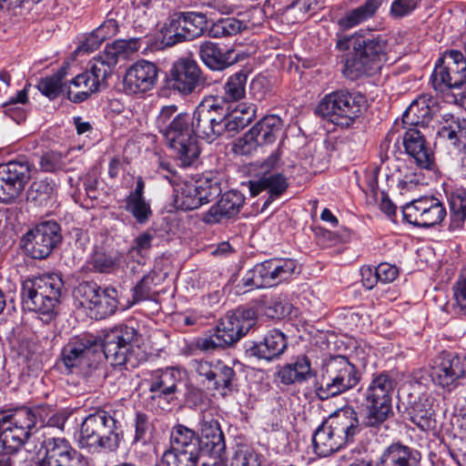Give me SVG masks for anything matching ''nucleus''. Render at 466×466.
Masks as SVG:
<instances>
[{"instance_id": "obj_42", "label": "nucleus", "mask_w": 466, "mask_h": 466, "mask_svg": "<svg viewBox=\"0 0 466 466\" xmlns=\"http://www.w3.org/2000/svg\"><path fill=\"white\" fill-rule=\"evenodd\" d=\"M410 420L422 431L434 427V410L428 399L420 398L409 411Z\"/></svg>"}, {"instance_id": "obj_24", "label": "nucleus", "mask_w": 466, "mask_h": 466, "mask_svg": "<svg viewBox=\"0 0 466 466\" xmlns=\"http://www.w3.org/2000/svg\"><path fill=\"white\" fill-rule=\"evenodd\" d=\"M136 334L134 328L125 325L116 326L106 330L100 344L106 359L115 366L129 362Z\"/></svg>"}, {"instance_id": "obj_8", "label": "nucleus", "mask_w": 466, "mask_h": 466, "mask_svg": "<svg viewBox=\"0 0 466 466\" xmlns=\"http://www.w3.org/2000/svg\"><path fill=\"white\" fill-rule=\"evenodd\" d=\"M191 123L189 114L179 113L161 133L177 165L182 167L195 166L200 155L199 144Z\"/></svg>"}, {"instance_id": "obj_23", "label": "nucleus", "mask_w": 466, "mask_h": 466, "mask_svg": "<svg viewBox=\"0 0 466 466\" xmlns=\"http://www.w3.org/2000/svg\"><path fill=\"white\" fill-rule=\"evenodd\" d=\"M431 377L434 384L451 391L466 377V356L443 351L433 360Z\"/></svg>"}, {"instance_id": "obj_21", "label": "nucleus", "mask_w": 466, "mask_h": 466, "mask_svg": "<svg viewBox=\"0 0 466 466\" xmlns=\"http://www.w3.org/2000/svg\"><path fill=\"white\" fill-rule=\"evenodd\" d=\"M207 25V16L202 13L183 12L171 16L164 29L167 46H174L200 36Z\"/></svg>"}, {"instance_id": "obj_41", "label": "nucleus", "mask_w": 466, "mask_h": 466, "mask_svg": "<svg viewBox=\"0 0 466 466\" xmlns=\"http://www.w3.org/2000/svg\"><path fill=\"white\" fill-rule=\"evenodd\" d=\"M450 227L451 230L460 229L466 221V187L461 186L452 190L449 196Z\"/></svg>"}, {"instance_id": "obj_22", "label": "nucleus", "mask_w": 466, "mask_h": 466, "mask_svg": "<svg viewBox=\"0 0 466 466\" xmlns=\"http://www.w3.org/2000/svg\"><path fill=\"white\" fill-rule=\"evenodd\" d=\"M404 219L418 228H431L441 224L447 212L443 203L434 196H424L405 204Z\"/></svg>"}, {"instance_id": "obj_28", "label": "nucleus", "mask_w": 466, "mask_h": 466, "mask_svg": "<svg viewBox=\"0 0 466 466\" xmlns=\"http://www.w3.org/2000/svg\"><path fill=\"white\" fill-rule=\"evenodd\" d=\"M181 372L177 369L167 368L157 370L152 374L149 381L151 399L163 400L169 403L175 397L177 386L181 383Z\"/></svg>"}, {"instance_id": "obj_54", "label": "nucleus", "mask_w": 466, "mask_h": 466, "mask_svg": "<svg viewBox=\"0 0 466 466\" xmlns=\"http://www.w3.org/2000/svg\"><path fill=\"white\" fill-rule=\"evenodd\" d=\"M427 184L426 177L421 171L410 172L403 176L398 182L400 194L404 195L415 191L420 187Z\"/></svg>"}, {"instance_id": "obj_38", "label": "nucleus", "mask_w": 466, "mask_h": 466, "mask_svg": "<svg viewBox=\"0 0 466 466\" xmlns=\"http://www.w3.org/2000/svg\"><path fill=\"white\" fill-rule=\"evenodd\" d=\"M232 54V50L222 52L215 43L209 41L199 46L200 59L212 70H223L232 65L236 61Z\"/></svg>"}, {"instance_id": "obj_10", "label": "nucleus", "mask_w": 466, "mask_h": 466, "mask_svg": "<svg viewBox=\"0 0 466 466\" xmlns=\"http://www.w3.org/2000/svg\"><path fill=\"white\" fill-rule=\"evenodd\" d=\"M360 381L359 370L346 357H331L322 364L317 394L326 400L355 388Z\"/></svg>"}, {"instance_id": "obj_29", "label": "nucleus", "mask_w": 466, "mask_h": 466, "mask_svg": "<svg viewBox=\"0 0 466 466\" xmlns=\"http://www.w3.org/2000/svg\"><path fill=\"white\" fill-rule=\"evenodd\" d=\"M405 151L414 158L420 168H434V157L431 149L426 145L424 135L418 128L410 127L403 137Z\"/></svg>"}, {"instance_id": "obj_16", "label": "nucleus", "mask_w": 466, "mask_h": 466, "mask_svg": "<svg viewBox=\"0 0 466 466\" xmlns=\"http://www.w3.org/2000/svg\"><path fill=\"white\" fill-rule=\"evenodd\" d=\"M33 466H87V460L64 437L46 438L35 452Z\"/></svg>"}, {"instance_id": "obj_7", "label": "nucleus", "mask_w": 466, "mask_h": 466, "mask_svg": "<svg viewBox=\"0 0 466 466\" xmlns=\"http://www.w3.org/2000/svg\"><path fill=\"white\" fill-rule=\"evenodd\" d=\"M367 99L360 92L339 89L325 95L316 114L340 127H349L362 115Z\"/></svg>"}, {"instance_id": "obj_39", "label": "nucleus", "mask_w": 466, "mask_h": 466, "mask_svg": "<svg viewBox=\"0 0 466 466\" xmlns=\"http://www.w3.org/2000/svg\"><path fill=\"white\" fill-rule=\"evenodd\" d=\"M169 449L204 455L198 436L193 430L181 424L172 428Z\"/></svg>"}, {"instance_id": "obj_18", "label": "nucleus", "mask_w": 466, "mask_h": 466, "mask_svg": "<svg viewBox=\"0 0 466 466\" xmlns=\"http://www.w3.org/2000/svg\"><path fill=\"white\" fill-rule=\"evenodd\" d=\"M99 349L100 343L94 335L76 336L63 347L61 361L68 373H78L91 366L92 359Z\"/></svg>"}, {"instance_id": "obj_51", "label": "nucleus", "mask_w": 466, "mask_h": 466, "mask_svg": "<svg viewBox=\"0 0 466 466\" xmlns=\"http://www.w3.org/2000/svg\"><path fill=\"white\" fill-rule=\"evenodd\" d=\"M63 74L57 73L39 81L38 90L50 99L56 98L62 92L66 93V86L62 84Z\"/></svg>"}, {"instance_id": "obj_32", "label": "nucleus", "mask_w": 466, "mask_h": 466, "mask_svg": "<svg viewBox=\"0 0 466 466\" xmlns=\"http://www.w3.org/2000/svg\"><path fill=\"white\" fill-rule=\"evenodd\" d=\"M289 183L284 175L280 173L265 174L257 180L249 181V191L255 197L262 191L268 193L263 208L268 206L273 199L281 196L288 188Z\"/></svg>"}, {"instance_id": "obj_15", "label": "nucleus", "mask_w": 466, "mask_h": 466, "mask_svg": "<svg viewBox=\"0 0 466 466\" xmlns=\"http://www.w3.org/2000/svg\"><path fill=\"white\" fill-rule=\"evenodd\" d=\"M433 88L439 92L461 89L466 84V59L461 52H445L435 64L431 76Z\"/></svg>"}, {"instance_id": "obj_61", "label": "nucleus", "mask_w": 466, "mask_h": 466, "mask_svg": "<svg viewBox=\"0 0 466 466\" xmlns=\"http://www.w3.org/2000/svg\"><path fill=\"white\" fill-rule=\"evenodd\" d=\"M379 282L383 284L393 282L399 276V269L390 263H380L375 268Z\"/></svg>"}, {"instance_id": "obj_46", "label": "nucleus", "mask_w": 466, "mask_h": 466, "mask_svg": "<svg viewBox=\"0 0 466 466\" xmlns=\"http://www.w3.org/2000/svg\"><path fill=\"white\" fill-rule=\"evenodd\" d=\"M116 290L114 288L101 289L91 310H95V317L103 319L112 315L117 308Z\"/></svg>"}, {"instance_id": "obj_27", "label": "nucleus", "mask_w": 466, "mask_h": 466, "mask_svg": "<svg viewBox=\"0 0 466 466\" xmlns=\"http://www.w3.org/2000/svg\"><path fill=\"white\" fill-rule=\"evenodd\" d=\"M159 69L156 64L147 60H138L130 66L125 73L123 90L128 95L144 94L157 85Z\"/></svg>"}, {"instance_id": "obj_64", "label": "nucleus", "mask_w": 466, "mask_h": 466, "mask_svg": "<svg viewBox=\"0 0 466 466\" xmlns=\"http://www.w3.org/2000/svg\"><path fill=\"white\" fill-rule=\"evenodd\" d=\"M361 283L367 289H372L379 282L375 268L370 266H363L360 268Z\"/></svg>"}, {"instance_id": "obj_5", "label": "nucleus", "mask_w": 466, "mask_h": 466, "mask_svg": "<svg viewBox=\"0 0 466 466\" xmlns=\"http://www.w3.org/2000/svg\"><path fill=\"white\" fill-rule=\"evenodd\" d=\"M397 380L391 371L376 372L367 384L361 388L362 405L366 409L363 424L377 427L382 424L392 410V392Z\"/></svg>"}, {"instance_id": "obj_45", "label": "nucleus", "mask_w": 466, "mask_h": 466, "mask_svg": "<svg viewBox=\"0 0 466 466\" xmlns=\"http://www.w3.org/2000/svg\"><path fill=\"white\" fill-rule=\"evenodd\" d=\"M238 112H233L226 114L224 108L221 110V119L219 121V137H232L238 134L240 130L245 128L250 123V111L248 113V116H239Z\"/></svg>"}, {"instance_id": "obj_63", "label": "nucleus", "mask_w": 466, "mask_h": 466, "mask_svg": "<svg viewBox=\"0 0 466 466\" xmlns=\"http://www.w3.org/2000/svg\"><path fill=\"white\" fill-rule=\"evenodd\" d=\"M152 239L153 235L148 232L140 234L135 238L131 251H136L138 254H143L148 251L151 248Z\"/></svg>"}, {"instance_id": "obj_3", "label": "nucleus", "mask_w": 466, "mask_h": 466, "mask_svg": "<svg viewBox=\"0 0 466 466\" xmlns=\"http://www.w3.org/2000/svg\"><path fill=\"white\" fill-rule=\"evenodd\" d=\"M338 46L340 48H353L343 70L345 76L352 80L376 74L386 59L387 40L383 35L350 36L345 42L339 41Z\"/></svg>"}, {"instance_id": "obj_1", "label": "nucleus", "mask_w": 466, "mask_h": 466, "mask_svg": "<svg viewBox=\"0 0 466 466\" xmlns=\"http://www.w3.org/2000/svg\"><path fill=\"white\" fill-rule=\"evenodd\" d=\"M136 40H116L106 45L105 49L89 63V69L72 78L66 86V96L73 103H81L92 94L107 86L106 80L112 75L120 57H126L128 51L137 50Z\"/></svg>"}, {"instance_id": "obj_53", "label": "nucleus", "mask_w": 466, "mask_h": 466, "mask_svg": "<svg viewBox=\"0 0 466 466\" xmlns=\"http://www.w3.org/2000/svg\"><path fill=\"white\" fill-rule=\"evenodd\" d=\"M55 192V184L47 179H41L31 185L29 195L32 199L42 205L52 198Z\"/></svg>"}, {"instance_id": "obj_31", "label": "nucleus", "mask_w": 466, "mask_h": 466, "mask_svg": "<svg viewBox=\"0 0 466 466\" xmlns=\"http://www.w3.org/2000/svg\"><path fill=\"white\" fill-rule=\"evenodd\" d=\"M283 133V120L277 115L261 118L245 136L246 142L254 141L257 145L273 143Z\"/></svg>"}, {"instance_id": "obj_59", "label": "nucleus", "mask_w": 466, "mask_h": 466, "mask_svg": "<svg viewBox=\"0 0 466 466\" xmlns=\"http://www.w3.org/2000/svg\"><path fill=\"white\" fill-rule=\"evenodd\" d=\"M93 268L100 273H109L116 267V259L106 253H96L92 260Z\"/></svg>"}, {"instance_id": "obj_36", "label": "nucleus", "mask_w": 466, "mask_h": 466, "mask_svg": "<svg viewBox=\"0 0 466 466\" xmlns=\"http://www.w3.org/2000/svg\"><path fill=\"white\" fill-rule=\"evenodd\" d=\"M280 381L284 384L303 383L314 376L310 360L304 355L299 356L293 362L284 365L278 371Z\"/></svg>"}, {"instance_id": "obj_56", "label": "nucleus", "mask_w": 466, "mask_h": 466, "mask_svg": "<svg viewBox=\"0 0 466 466\" xmlns=\"http://www.w3.org/2000/svg\"><path fill=\"white\" fill-rule=\"evenodd\" d=\"M66 167V157L57 152H47L40 159V167L45 172L61 171Z\"/></svg>"}, {"instance_id": "obj_12", "label": "nucleus", "mask_w": 466, "mask_h": 466, "mask_svg": "<svg viewBox=\"0 0 466 466\" xmlns=\"http://www.w3.org/2000/svg\"><path fill=\"white\" fill-rule=\"evenodd\" d=\"M297 263L290 258H274L256 264L248 270L237 285L238 292L276 286L295 272Z\"/></svg>"}, {"instance_id": "obj_14", "label": "nucleus", "mask_w": 466, "mask_h": 466, "mask_svg": "<svg viewBox=\"0 0 466 466\" xmlns=\"http://www.w3.org/2000/svg\"><path fill=\"white\" fill-rule=\"evenodd\" d=\"M198 437L204 456L209 461H203L202 466H227L226 443L224 434L214 410L202 412L199 422Z\"/></svg>"}, {"instance_id": "obj_40", "label": "nucleus", "mask_w": 466, "mask_h": 466, "mask_svg": "<svg viewBox=\"0 0 466 466\" xmlns=\"http://www.w3.org/2000/svg\"><path fill=\"white\" fill-rule=\"evenodd\" d=\"M383 0H367L363 5L349 11L339 19L338 25L343 30L350 29L372 17Z\"/></svg>"}, {"instance_id": "obj_19", "label": "nucleus", "mask_w": 466, "mask_h": 466, "mask_svg": "<svg viewBox=\"0 0 466 466\" xmlns=\"http://www.w3.org/2000/svg\"><path fill=\"white\" fill-rule=\"evenodd\" d=\"M170 87L181 96L199 93L208 80L198 63L187 57L177 59L169 70Z\"/></svg>"}, {"instance_id": "obj_26", "label": "nucleus", "mask_w": 466, "mask_h": 466, "mask_svg": "<svg viewBox=\"0 0 466 466\" xmlns=\"http://www.w3.org/2000/svg\"><path fill=\"white\" fill-rule=\"evenodd\" d=\"M191 367L207 388L213 389L224 396L231 391L236 373L221 360H194Z\"/></svg>"}, {"instance_id": "obj_11", "label": "nucleus", "mask_w": 466, "mask_h": 466, "mask_svg": "<svg viewBox=\"0 0 466 466\" xmlns=\"http://www.w3.org/2000/svg\"><path fill=\"white\" fill-rule=\"evenodd\" d=\"M62 287L63 281L56 274L27 279L22 287L23 304L29 310L48 315L59 301Z\"/></svg>"}, {"instance_id": "obj_25", "label": "nucleus", "mask_w": 466, "mask_h": 466, "mask_svg": "<svg viewBox=\"0 0 466 466\" xmlns=\"http://www.w3.org/2000/svg\"><path fill=\"white\" fill-rule=\"evenodd\" d=\"M31 177L27 160L18 159L0 164V202L11 203L24 191Z\"/></svg>"}, {"instance_id": "obj_58", "label": "nucleus", "mask_w": 466, "mask_h": 466, "mask_svg": "<svg viewBox=\"0 0 466 466\" xmlns=\"http://www.w3.org/2000/svg\"><path fill=\"white\" fill-rule=\"evenodd\" d=\"M116 14L113 12L108 13L106 19L97 28H96L98 38L104 41L114 37L118 32V22L115 17Z\"/></svg>"}, {"instance_id": "obj_48", "label": "nucleus", "mask_w": 466, "mask_h": 466, "mask_svg": "<svg viewBox=\"0 0 466 466\" xmlns=\"http://www.w3.org/2000/svg\"><path fill=\"white\" fill-rule=\"evenodd\" d=\"M246 28L247 25L242 21L227 17L213 23L208 28V35L213 38L228 37L236 35Z\"/></svg>"}, {"instance_id": "obj_13", "label": "nucleus", "mask_w": 466, "mask_h": 466, "mask_svg": "<svg viewBox=\"0 0 466 466\" xmlns=\"http://www.w3.org/2000/svg\"><path fill=\"white\" fill-rule=\"evenodd\" d=\"M221 191L220 179L208 172L197 178L176 183L175 204L182 210L197 209L218 197Z\"/></svg>"}, {"instance_id": "obj_2", "label": "nucleus", "mask_w": 466, "mask_h": 466, "mask_svg": "<svg viewBox=\"0 0 466 466\" xmlns=\"http://www.w3.org/2000/svg\"><path fill=\"white\" fill-rule=\"evenodd\" d=\"M357 411L350 407L341 409L322 422L312 435L313 451L328 457L352 442L360 432Z\"/></svg>"}, {"instance_id": "obj_37", "label": "nucleus", "mask_w": 466, "mask_h": 466, "mask_svg": "<svg viewBox=\"0 0 466 466\" xmlns=\"http://www.w3.org/2000/svg\"><path fill=\"white\" fill-rule=\"evenodd\" d=\"M444 121L437 131L438 139L448 146L459 147L466 136V120L445 115Z\"/></svg>"}, {"instance_id": "obj_62", "label": "nucleus", "mask_w": 466, "mask_h": 466, "mask_svg": "<svg viewBox=\"0 0 466 466\" xmlns=\"http://www.w3.org/2000/svg\"><path fill=\"white\" fill-rule=\"evenodd\" d=\"M177 106L175 105L164 106L156 119V125L162 133L168 127V123L172 122L173 117L177 115Z\"/></svg>"}, {"instance_id": "obj_6", "label": "nucleus", "mask_w": 466, "mask_h": 466, "mask_svg": "<svg viewBox=\"0 0 466 466\" xmlns=\"http://www.w3.org/2000/svg\"><path fill=\"white\" fill-rule=\"evenodd\" d=\"M255 324V311L250 308L239 307L220 320L214 333L198 338L196 347L204 352L225 349L239 340Z\"/></svg>"}, {"instance_id": "obj_17", "label": "nucleus", "mask_w": 466, "mask_h": 466, "mask_svg": "<svg viewBox=\"0 0 466 466\" xmlns=\"http://www.w3.org/2000/svg\"><path fill=\"white\" fill-rule=\"evenodd\" d=\"M28 256L35 259L46 258L62 241L61 228L56 221H45L29 229L22 238Z\"/></svg>"}, {"instance_id": "obj_60", "label": "nucleus", "mask_w": 466, "mask_h": 466, "mask_svg": "<svg viewBox=\"0 0 466 466\" xmlns=\"http://www.w3.org/2000/svg\"><path fill=\"white\" fill-rule=\"evenodd\" d=\"M418 0H394L391 4L390 15L393 18H402L410 15L417 6Z\"/></svg>"}, {"instance_id": "obj_20", "label": "nucleus", "mask_w": 466, "mask_h": 466, "mask_svg": "<svg viewBox=\"0 0 466 466\" xmlns=\"http://www.w3.org/2000/svg\"><path fill=\"white\" fill-rule=\"evenodd\" d=\"M221 110V97L208 96L198 104L190 116L195 137L208 142L219 137Z\"/></svg>"}, {"instance_id": "obj_47", "label": "nucleus", "mask_w": 466, "mask_h": 466, "mask_svg": "<svg viewBox=\"0 0 466 466\" xmlns=\"http://www.w3.org/2000/svg\"><path fill=\"white\" fill-rule=\"evenodd\" d=\"M208 461L204 455L168 449L160 460L161 466H196L198 461Z\"/></svg>"}, {"instance_id": "obj_50", "label": "nucleus", "mask_w": 466, "mask_h": 466, "mask_svg": "<svg viewBox=\"0 0 466 466\" xmlns=\"http://www.w3.org/2000/svg\"><path fill=\"white\" fill-rule=\"evenodd\" d=\"M453 312L459 316H466V264L461 271L460 277L452 287Z\"/></svg>"}, {"instance_id": "obj_35", "label": "nucleus", "mask_w": 466, "mask_h": 466, "mask_svg": "<svg viewBox=\"0 0 466 466\" xmlns=\"http://www.w3.org/2000/svg\"><path fill=\"white\" fill-rule=\"evenodd\" d=\"M431 97L421 96L415 99L402 115V122L408 127L425 128L432 119L433 111L431 107Z\"/></svg>"}, {"instance_id": "obj_4", "label": "nucleus", "mask_w": 466, "mask_h": 466, "mask_svg": "<svg viewBox=\"0 0 466 466\" xmlns=\"http://www.w3.org/2000/svg\"><path fill=\"white\" fill-rule=\"evenodd\" d=\"M123 440L121 421L116 412L98 410L81 423L79 445L96 451H116Z\"/></svg>"}, {"instance_id": "obj_34", "label": "nucleus", "mask_w": 466, "mask_h": 466, "mask_svg": "<svg viewBox=\"0 0 466 466\" xmlns=\"http://www.w3.org/2000/svg\"><path fill=\"white\" fill-rule=\"evenodd\" d=\"M287 339L279 329L268 330L264 340L250 349L252 355L258 359L272 360L279 358L287 349Z\"/></svg>"}, {"instance_id": "obj_30", "label": "nucleus", "mask_w": 466, "mask_h": 466, "mask_svg": "<svg viewBox=\"0 0 466 466\" xmlns=\"http://www.w3.org/2000/svg\"><path fill=\"white\" fill-rule=\"evenodd\" d=\"M244 201L245 198L239 191L229 190L204 214L203 221L207 224H216L223 218L234 217L239 212Z\"/></svg>"}, {"instance_id": "obj_33", "label": "nucleus", "mask_w": 466, "mask_h": 466, "mask_svg": "<svg viewBox=\"0 0 466 466\" xmlns=\"http://www.w3.org/2000/svg\"><path fill=\"white\" fill-rule=\"evenodd\" d=\"M145 182L138 177L136 187L127 196L125 209L130 213L139 224L147 223L152 216L150 204L144 197Z\"/></svg>"}, {"instance_id": "obj_55", "label": "nucleus", "mask_w": 466, "mask_h": 466, "mask_svg": "<svg viewBox=\"0 0 466 466\" xmlns=\"http://www.w3.org/2000/svg\"><path fill=\"white\" fill-rule=\"evenodd\" d=\"M291 305L280 297L272 298L264 307V314L271 319H282L290 312Z\"/></svg>"}, {"instance_id": "obj_9", "label": "nucleus", "mask_w": 466, "mask_h": 466, "mask_svg": "<svg viewBox=\"0 0 466 466\" xmlns=\"http://www.w3.org/2000/svg\"><path fill=\"white\" fill-rule=\"evenodd\" d=\"M37 412L38 409L23 407L4 414L0 442L6 453L15 452L23 446L29 454L35 452L37 445L29 439L37 422Z\"/></svg>"}, {"instance_id": "obj_44", "label": "nucleus", "mask_w": 466, "mask_h": 466, "mask_svg": "<svg viewBox=\"0 0 466 466\" xmlns=\"http://www.w3.org/2000/svg\"><path fill=\"white\" fill-rule=\"evenodd\" d=\"M248 73L240 70L231 75L223 86L224 96L221 98L226 102H237L245 97Z\"/></svg>"}, {"instance_id": "obj_43", "label": "nucleus", "mask_w": 466, "mask_h": 466, "mask_svg": "<svg viewBox=\"0 0 466 466\" xmlns=\"http://www.w3.org/2000/svg\"><path fill=\"white\" fill-rule=\"evenodd\" d=\"M160 283V276L155 270H151L146 274L140 281L133 288V302L132 304L153 299L157 292L156 287Z\"/></svg>"}, {"instance_id": "obj_52", "label": "nucleus", "mask_w": 466, "mask_h": 466, "mask_svg": "<svg viewBox=\"0 0 466 466\" xmlns=\"http://www.w3.org/2000/svg\"><path fill=\"white\" fill-rule=\"evenodd\" d=\"M231 466H261L258 454L250 447L238 445L231 459Z\"/></svg>"}, {"instance_id": "obj_49", "label": "nucleus", "mask_w": 466, "mask_h": 466, "mask_svg": "<svg viewBox=\"0 0 466 466\" xmlns=\"http://www.w3.org/2000/svg\"><path fill=\"white\" fill-rule=\"evenodd\" d=\"M135 435L133 443H148L153 439L155 427L149 417L145 413L137 412L134 420Z\"/></svg>"}, {"instance_id": "obj_57", "label": "nucleus", "mask_w": 466, "mask_h": 466, "mask_svg": "<svg viewBox=\"0 0 466 466\" xmlns=\"http://www.w3.org/2000/svg\"><path fill=\"white\" fill-rule=\"evenodd\" d=\"M100 289L101 288L94 282H83L78 285L76 293V296L82 299L80 303L83 306L92 309V306L95 300L97 299Z\"/></svg>"}]
</instances>
